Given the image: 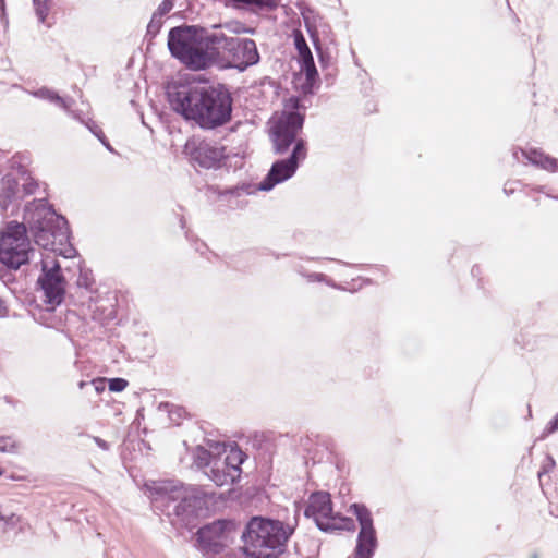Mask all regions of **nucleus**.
Returning a JSON list of instances; mask_svg holds the SVG:
<instances>
[{
    "mask_svg": "<svg viewBox=\"0 0 558 558\" xmlns=\"http://www.w3.org/2000/svg\"><path fill=\"white\" fill-rule=\"evenodd\" d=\"M34 242L46 251L53 252L65 258L76 254L70 243L68 220L58 214L46 197L28 202L23 211V222L9 221L0 231V263L5 269H0L3 282L12 280L11 270H17L26 265L34 254L27 233Z\"/></svg>",
    "mask_w": 558,
    "mask_h": 558,
    "instance_id": "1",
    "label": "nucleus"
},
{
    "mask_svg": "<svg viewBox=\"0 0 558 558\" xmlns=\"http://www.w3.org/2000/svg\"><path fill=\"white\" fill-rule=\"evenodd\" d=\"M215 25L210 28L199 25L172 27L168 34V49L171 56L192 71L211 66Z\"/></svg>",
    "mask_w": 558,
    "mask_h": 558,
    "instance_id": "2",
    "label": "nucleus"
},
{
    "mask_svg": "<svg viewBox=\"0 0 558 558\" xmlns=\"http://www.w3.org/2000/svg\"><path fill=\"white\" fill-rule=\"evenodd\" d=\"M299 509L292 522L253 517L242 534L245 548L281 551L298 526Z\"/></svg>",
    "mask_w": 558,
    "mask_h": 558,
    "instance_id": "3",
    "label": "nucleus"
},
{
    "mask_svg": "<svg viewBox=\"0 0 558 558\" xmlns=\"http://www.w3.org/2000/svg\"><path fill=\"white\" fill-rule=\"evenodd\" d=\"M213 43L211 65L221 64L244 71L259 62V53L253 39L227 36L219 25H215Z\"/></svg>",
    "mask_w": 558,
    "mask_h": 558,
    "instance_id": "4",
    "label": "nucleus"
},
{
    "mask_svg": "<svg viewBox=\"0 0 558 558\" xmlns=\"http://www.w3.org/2000/svg\"><path fill=\"white\" fill-rule=\"evenodd\" d=\"M153 490L156 501H178L173 513L186 523L207 510V494L196 486L162 482L155 484Z\"/></svg>",
    "mask_w": 558,
    "mask_h": 558,
    "instance_id": "5",
    "label": "nucleus"
},
{
    "mask_svg": "<svg viewBox=\"0 0 558 558\" xmlns=\"http://www.w3.org/2000/svg\"><path fill=\"white\" fill-rule=\"evenodd\" d=\"M165 94L170 105H232L231 94L222 84L170 81Z\"/></svg>",
    "mask_w": 558,
    "mask_h": 558,
    "instance_id": "6",
    "label": "nucleus"
},
{
    "mask_svg": "<svg viewBox=\"0 0 558 558\" xmlns=\"http://www.w3.org/2000/svg\"><path fill=\"white\" fill-rule=\"evenodd\" d=\"M307 149L304 140H299L292 147V151L288 158L276 160L265 178L259 182L257 186L252 184L243 183L226 190L225 194L233 196H242L244 194H252L255 191H271L277 184L286 182L292 178L300 163L306 158Z\"/></svg>",
    "mask_w": 558,
    "mask_h": 558,
    "instance_id": "7",
    "label": "nucleus"
},
{
    "mask_svg": "<svg viewBox=\"0 0 558 558\" xmlns=\"http://www.w3.org/2000/svg\"><path fill=\"white\" fill-rule=\"evenodd\" d=\"M301 107H286L279 114L276 113L269 121V138L276 155H283L290 146L299 141L296 136L304 124V112ZM303 109L305 107H302Z\"/></svg>",
    "mask_w": 558,
    "mask_h": 558,
    "instance_id": "8",
    "label": "nucleus"
},
{
    "mask_svg": "<svg viewBox=\"0 0 558 558\" xmlns=\"http://www.w3.org/2000/svg\"><path fill=\"white\" fill-rule=\"evenodd\" d=\"M304 515L312 518L316 526L323 532L355 530L353 519L333 513L330 495L326 492H314L310 495Z\"/></svg>",
    "mask_w": 558,
    "mask_h": 558,
    "instance_id": "9",
    "label": "nucleus"
},
{
    "mask_svg": "<svg viewBox=\"0 0 558 558\" xmlns=\"http://www.w3.org/2000/svg\"><path fill=\"white\" fill-rule=\"evenodd\" d=\"M37 283L44 292L45 302L51 305L52 308L62 303L66 281L57 259L50 257L41 259V274Z\"/></svg>",
    "mask_w": 558,
    "mask_h": 558,
    "instance_id": "10",
    "label": "nucleus"
},
{
    "mask_svg": "<svg viewBox=\"0 0 558 558\" xmlns=\"http://www.w3.org/2000/svg\"><path fill=\"white\" fill-rule=\"evenodd\" d=\"M349 512L356 517L360 524L354 558H372L377 545L372 514L363 504H352Z\"/></svg>",
    "mask_w": 558,
    "mask_h": 558,
    "instance_id": "11",
    "label": "nucleus"
},
{
    "mask_svg": "<svg viewBox=\"0 0 558 558\" xmlns=\"http://www.w3.org/2000/svg\"><path fill=\"white\" fill-rule=\"evenodd\" d=\"M223 146L211 144L198 137H191L183 147V154L202 168L214 169L220 167L221 161L228 157Z\"/></svg>",
    "mask_w": 558,
    "mask_h": 558,
    "instance_id": "12",
    "label": "nucleus"
},
{
    "mask_svg": "<svg viewBox=\"0 0 558 558\" xmlns=\"http://www.w3.org/2000/svg\"><path fill=\"white\" fill-rule=\"evenodd\" d=\"M187 121H194L202 129H215L231 119L232 107H170Z\"/></svg>",
    "mask_w": 558,
    "mask_h": 558,
    "instance_id": "13",
    "label": "nucleus"
},
{
    "mask_svg": "<svg viewBox=\"0 0 558 558\" xmlns=\"http://www.w3.org/2000/svg\"><path fill=\"white\" fill-rule=\"evenodd\" d=\"M234 524L229 520H216L197 531V543L207 554H220L227 545L228 534Z\"/></svg>",
    "mask_w": 558,
    "mask_h": 558,
    "instance_id": "14",
    "label": "nucleus"
},
{
    "mask_svg": "<svg viewBox=\"0 0 558 558\" xmlns=\"http://www.w3.org/2000/svg\"><path fill=\"white\" fill-rule=\"evenodd\" d=\"M242 462L241 452H235L232 456H228L225 460H214L211 468L205 471V474L217 486L230 485L240 478V464Z\"/></svg>",
    "mask_w": 558,
    "mask_h": 558,
    "instance_id": "15",
    "label": "nucleus"
},
{
    "mask_svg": "<svg viewBox=\"0 0 558 558\" xmlns=\"http://www.w3.org/2000/svg\"><path fill=\"white\" fill-rule=\"evenodd\" d=\"M294 47L299 53L300 69L304 72L307 83L313 84L318 77L312 51L301 31H293Z\"/></svg>",
    "mask_w": 558,
    "mask_h": 558,
    "instance_id": "16",
    "label": "nucleus"
},
{
    "mask_svg": "<svg viewBox=\"0 0 558 558\" xmlns=\"http://www.w3.org/2000/svg\"><path fill=\"white\" fill-rule=\"evenodd\" d=\"M63 109L68 117L72 118V119L76 120L77 122L82 123L83 125H85L109 150H112L102 130L93 120V118L89 114V111L74 109L73 107H70V106L63 107Z\"/></svg>",
    "mask_w": 558,
    "mask_h": 558,
    "instance_id": "17",
    "label": "nucleus"
},
{
    "mask_svg": "<svg viewBox=\"0 0 558 558\" xmlns=\"http://www.w3.org/2000/svg\"><path fill=\"white\" fill-rule=\"evenodd\" d=\"M19 179L7 174L0 180V206L7 210L13 202L22 199Z\"/></svg>",
    "mask_w": 558,
    "mask_h": 558,
    "instance_id": "18",
    "label": "nucleus"
},
{
    "mask_svg": "<svg viewBox=\"0 0 558 558\" xmlns=\"http://www.w3.org/2000/svg\"><path fill=\"white\" fill-rule=\"evenodd\" d=\"M19 182H20V189H21V195L23 197L33 195L36 193V191L39 189V182L35 180L27 169H25L23 166H19Z\"/></svg>",
    "mask_w": 558,
    "mask_h": 558,
    "instance_id": "19",
    "label": "nucleus"
},
{
    "mask_svg": "<svg viewBox=\"0 0 558 558\" xmlns=\"http://www.w3.org/2000/svg\"><path fill=\"white\" fill-rule=\"evenodd\" d=\"M217 458L213 457L210 451L202 446H198L194 451V463L198 468H211L214 460Z\"/></svg>",
    "mask_w": 558,
    "mask_h": 558,
    "instance_id": "20",
    "label": "nucleus"
},
{
    "mask_svg": "<svg viewBox=\"0 0 558 558\" xmlns=\"http://www.w3.org/2000/svg\"><path fill=\"white\" fill-rule=\"evenodd\" d=\"M34 96L38 100L49 101V102H61V105H66L65 100L61 96H59L56 92L48 89L46 87L39 88L38 90L34 92Z\"/></svg>",
    "mask_w": 558,
    "mask_h": 558,
    "instance_id": "21",
    "label": "nucleus"
},
{
    "mask_svg": "<svg viewBox=\"0 0 558 558\" xmlns=\"http://www.w3.org/2000/svg\"><path fill=\"white\" fill-rule=\"evenodd\" d=\"M36 16L40 23H46V19L51 9V0H33Z\"/></svg>",
    "mask_w": 558,
    "mask_h": 558,
    "instance_id": "22",
    "label": "nucleus"
},
{
    "mask_svg": "<svg viewBox=\"0 0 558 558\" xmlns=\"http://www.w3.org/2000/svg\"><path fill=\"white\" fill-rule=\"evenodd\" d=\"M244 551L250 558H278V555L275 553V550L264 551V549L254 550L252 548H244Z\"/></svg>",
    "mask_w": 558,
    "mask_h": 558,
    "instance_id": "23",
    "label": "nucleus"
},
{
    "mask_svg": "<svg viewBox=\"0 0 558 558\" xmlns=\"http://www.w3.org/2000/svg\"><path fill=\"white\" fill-rule=\"evenodd\" d=\"M128 386V381L124 378H111L108 381L109 390L112 392H121L123 391Z\"/></svg>",
    "mask_w": 558,
    "mask_h": 558,
    "instance_id": "24",
    "label": "nucleus"
},
{
    "mask_svg": "<svg viewBox=\"0 0 558 558\" xmlns=\"http://www.w3.org/2000/svg\"><path fill=\"white\" fill-rule=\"evenodd\" d=\"M162 25L161 16H156L154 12L150 22L147 25V33L155 36L159 33Z\"/></svg>",
    "mask_w": 558,
    "mask_h": 558,
    "instance_id": "25",
    "label": "nucleus"
},
{
    "mask_svg": "<svg viewBox=\"0 0 558 558\" xmlns=\"http://www.w3.org/2000/svg\"><path fill=\"white\" fill-rule=\"evenodd\" d=\"M77 284L80 287H84L86 289H89L93 284V278L90 277V272L87 270L81 269L80 276L77 278Z\"/></svg>",
    "mask_w": 558,
    "mask_h": 558,
    "instance_id": "26",
    "label": "nucleus"
},
{
    "mask_svg": "<svg viewBox=\"0 0 558 558\" xmlns=\"http://www.w3.org/2000/svg\"><path fill=\"white\" fill-rule=\"evenodd\" d=\"M174 5V0H163L159 7L157 8V10L155 11L156 13V16H163L166 15L167 13H169L172 8Z\"/></svg>",
    "mask_w": 558,
    "mask_h": 558,
    "instance_id": "27",
    "label": "nucleus"
},
{
    "mask_svg": "<svg viewBox=\"0 0 558 558\" xmlns=\"http://www.w3.org/2000/svg\"><path fill=\"white\" fill-rule=\"evenodd\" d=\"M15 449V444L10 437H0V451L12 452Z\"/></svg>",
    "mask_w": 558,
    "mask_h": 558,
    "instance_id": "28",
    "label": "nucleus"
},
{
    "mask_svg": "<svg viewBox=\"0 0 558 558\" xmlns=\"http://www.w3.org/2000/svg\"><path fill=\"white\" fill-rule=\"evenodd\" d=\"M4 523L5 530L14 527L20 522V517L11 513L10 515H4V519L2 520Z\"/></svg>",
    "mask_w": 558,
    "mask_h": 558,
    "instance_id": "29",
    "label": "nucleus"
},
{
    "mask_svg": "<svg viewBox=\"0 0 558 558\" xmlns=\"http://www.w3.org/2000/svg\"><path fill=\"white\" fill-rule=\"evenodd\" d=\"M306 278L311 282H313V281L322 282L325 280L326 276L324 274L313 272V274L307 275Z\"/></svg>",
    "mask_w": 558,
    "mask_h": 558,
    "instance_id": "30",
    "label": "nucleus"
},
{
    "mask_svg": "<svg viewBox=\"0 0 558 558\" xmlns=\"http://www.w3.org/2000/svg\"><path fill=\"white\" fill-rule=\"evenodd\" d=\"M148 109L153 116V120H155V121L161 120V113L159 112L158 107L151 106V107H148Z\"/></svg>",
    "mask_w": 558,
    "mask_h": 558,
    "instance_id": "31",
    "label": "nucleus"
},
{
    "mask_svg": "<svg viewBox=\"0 0 558 558\" xmlns=\"http://www.w3.org/2000/svg\"><path fill=\"white\" fill-rule=\"evenodd\" d=\"M95 444L101 448L102 450H108L109 449V445L107 441H105L104 439H101L100 437H93Z\"/></svg>",
    "mask_w": 558,
    "mask_h": 558,
    "instance_id": "32",
    "label": "nucleus"
},
{
    "mask_svg": "<svg viewBox=\"0 0 558 558\" xmlns=\"http://www.w3.org/2000/svg\"><path fill=\"white\" fill-rule=\"evenodd\" d=\"M8 315V307L4 305L3 301L0 299V317H5Z\"/></svg>",
    "mask_w": 558,
    "mask_h": 558,
    "instance_id": "33",
    "label": "nucleus"
},
{
    "mask_svg": "<svg viewBox=\"0 0 558 558\" xmlns=\"http://www.w3.org/2000/svg\"><path fill=\"white\" fill-rule=\"evenodd\" d=\"M138 114H140V117H141L142 123H143L146 128H148V129H150V130H151V125H150V123H148V122L146 121V118H145V117H146V114H145V112H143V111H142V112H140Z\"/></svg>",
    "mask_w": 558,
    "mask_h": 558,
    "instance_id": "34",
    "label": "nucleus"
},
{
    "mask_svg": "<svg viewBox=\"0 0 558 558\" xmlns=\"http://www.w3.org/2000/svg\"><path fill=\"white\" fill-rule=\"evenodd\" d=\"M268 88L272 90V93H276V88L272 85H268Z\"/></svg>",
    "mask_w": 558,
    "mask_h": 558,
    "instance_id": "35",
    "label": "nucleus"
},
{
    "mask_svg": "<svg viewBox=\"0 0 558 558\" xmlns=\"http://www.w3.org/2000/svg\"><path fill=\"white\" fill-rule=\"evenodd\" d=\"M84 385H85V383H84V381H81V383H80V387H81V388H83V387H84Z\"/></svg>",
    "mask_w": 558,
    "mask_h": 558,
    "instance_id": "36",
    "label": "nucleus"
},
{
    "mask_svg": "<svg viewBox=\"0 0 558 558\" xmlns=\"http://www.w3.org/2000/svg\"><path fill=\"white\" fill-rule=\"evenodd\" d=\"M181 409L178 410V416H181Z\"/></svg>",
    "mask_w": 558,
    "mask_h": 558,
    "instance_id": "37",
    "label": "nucleus"
},
{
    "mask_svg": "<svg viewBox=\"0 0 558 558\" xmlns=\"http://www.w3.org/2000/svg\"><path fill=\"white\" fill-rule=\"evenodd\" d=\"M3 474V469L0 468V476Z\"/></svg>",
    "mask_w": 558,
    "mask_h": 558,
    "instance_id": "38",
    "label": "nucleus"
}]
</instances>
